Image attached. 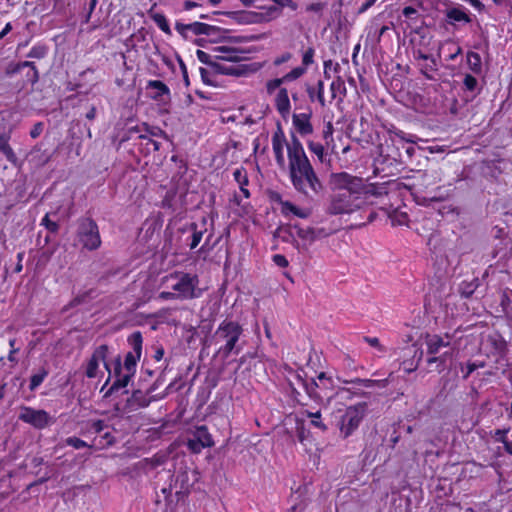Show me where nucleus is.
Returning <instances> with one entry per match:
<instances>
[{
  "label": "nucleus",
  "mask_w": 512,
  "mask_h": 512,
  "mask_svg": "<svg viewBox=\"0 0 512 512\" xmlns=\"http://www.w3.org/2000/svg\"><path fill=\"white\" fill-rule=\"evenodd\" d=\"M332 194L327 212L330 215L353 214L357 211L367 214L364 221L356 222V227L372 223L377 212L372 206L388 194V183H368L361 177L347 172L331 175Z\"/></svg>",
  "instance_id": "nucleus-1"
},
{
  "label": "nucleus",
  "mask_w": 512,
  "mask_h": 512,
  "mask_svg": "<svg viewBox=\"0 0 512 512\" xmlns=\"http://www.w3.org/2000/svg\"><path fill=\"white\" fill-rule=\"evenodd\" d=\"M288 171L294 189L305 198L313 200L322 193L323 184L294 133L288 145Z\"/></svg>",
  "instance_id": "nucleus-2"
},
{
  "label": "nucleus",
  "mask_w": 512,
  "mask_h": 512,
  "mask_svg": "<svg viewBox=\"0 0 512 512\" xmlns=\"http://www.w3.org/2000/svg\"><path fill=\"white\" fill-rule=\"evenodd\" d=\"M161 283L170 289L159 293L158 298L164 301L193 300L200 298L203 294V290L199 288L200 279L196 273L175 270L162 277Z\"/></svg>",
  "instance_id": "nucleus-3"
},
{
  "label": "nucleus",
  "mask_w": 512,
  "mask_h": 512,
  "mask_svg": "<svg viewBox=\"0 0 512 512\" xmlns=\"http://www.w3.org/2000/svg\"><path fill=\"white\" fill-rule=\"evenodd\" d=\"M243 326L234 320H223L210 337V344L217 346L214 357L226 360L232 354H239L242 350L240 338L243 334Z\"/></svg>",
  "instance_id": "nucleus-4"
},
{
  "label": "nucleus",
  "mask_w": 512,
  "mask_h": 512,
  "mask_svg": "<svg viewBox=\"0 0 512 512\" xmlns=\"http://www.w3.org/2000/svg\"><path fill=\"white\" fill-rule=\"evenodd\" d=\"M289 385L298 403H301L298 398L300 393L295 388V385L301 386L309 398L317 403L330 400L335 396V392H333V380L331 377H327L325 372H320L317 376V380L314 378L308 380L306 373L302 369L297 370L293 374V379L289 381Z\"/></svg>",
  "instance_id": "nucleus-5"
},
{
  "label": "nucleus",
  "mask_w": 512,
  "mask_h": 512,
  "mask_svg": "<svg viewBox=\"0 0 512 512\" xmlns=\"http://www.w3.org/2000/svg\"><path fill=\"white\" fill-rule=\"evenodd\" d=\"M368 413V404L359 402L348 406L338 422L340 436L347 439L359 428Z\"/></svg>",
  "instance_id": "nucleus-6"
},
{
  "label": "nucleus",
  "mask_w": 512,
  "mask_h": 512,
  "mask_svg": "<svg viewBox=\"0 0 512 512\" xmlns=\"http://www.w3.org/2000/svg\"><path fill=\"white\" fill-rule=\"evenodd\" d=\"M76 236L83 248L94 251L101 246V237L97 223L90 217L80 218L77 222Z\"/></svg>",
  "instance_id": "nucleus-7"
},
{
  "label": "nucleus",
  "mask_w": 512,
  "mask_h": 512,
  "mask_svg": "<svg viewBox=\"0 0 512 512\" xmlns=\"http://www.w3.org/2000/svg\"><path fill=\"white\" fill-rule=\"evenodd\" d=\"M196 56L201 63L210 66L216 73L222 75L240 76L246 72L244 65H233L218 61V59L214 58V54L211 55L203 50L198 49Z\"/></svg>",
  "instance_id": "nucleus-8"
},
{
  "label": "nucleus",
  "mask_w": 512,
  "mask_h": 512,
  "mask_svg": "<svg viewBox=\"0 0 512 512\" xmlns=\"http://www.w3.org/2000/svg\"><path fill=\"white\" fill-rule=\"evenodd\" d=\"M22 87L26 85H34L39 80V72L34 62L23 61L18 63H9L5 69V74L12 77L16 74L23 73Z\"/></svg>",
  "instance_id": "nucleus-9"
},
{
  "label": "nucleus",
  "mask_w": 512,
  "mask_h": 512,
  "mask_svg": "<svg viewBox=\"0 0 512 512\" xmlns=\"http://www.w3.org/2000/svg\"><path fill=\"white\" fill-rule=\"evenodd\" d=\"M214 444L213 437L206 425L196 426L192 437L187 441L188 449L194 454H199L204 448H210Z\"/></svg>",
  "instance_id": "nucleus-10"
},
{
  "label": "nucleus",
  "mask_w": 512,
  "mask_h": 512,
  "mask_svg": "<svg viewBox=\"0 0 512 512\" xmlns=\"http://www.w3.org/2000/svg\"><path fill=\"white\" fill-rule=\"evenodd\" d=\"M208 219L206 216L201 217L199 222H191L185 224L179 229V232H189L190 235L186 238V245L190 250H194L200 244L204 234L207 232Z\"/></svg>",
  "instance_id": "nucleus-11"
},
{
  "label": "nucleus",
  "mask_w": 512,
  "mask_h": 512,
  "mask_svg": "<svg viewBox=\"0 0 512 512\" xmlns=\"http://www.w3.org/2000/svg\"><path fill=\"white\" fill-rule=\"evenodd\" d=\"M19 419L40 430L46 428L51 423V417L48 412L42 409L36 410L28 406L21 408Z\"/></svg>",
  "instance_id": "nucleus-12"
},
{
  "label": "nucleus",
  "mask_w": 512,
  "mask_h": 512,
  "mask_svg": "<svg viewBox=\"0 0 512 512\" xmlns=\"http://www.w3.org/2000/svg\"><path fill=\"white\" fill-rule=\"evenodd\" d=\"M109 353V346L106 344L99 345L96 347L91 355V358L89 359L85 375L88 378H95L97 376V371L99 367V363L102 362L104 365V368L108 371V373L111 375V367L110 364L107 362V356Z\"/></svg>",
  "instance_id": "nucleus-13"
},
{
  "label": "nucleus",
  "mask_w": 512,
  "mask_h": 512,
  "mask_svg": "<svg viewBox=\"0 0 512 512\" xmlns=\"http://www.w3.org/2000/svg\"><path fill=\"white\" fill-rule=\"evenodd\" d=\"M214 58L233 65L246 59L247 51L230 45H219L213 48Z\"/></svg>",
  "instance_id": "nucleus-14"
},
{
  "label": "nucleus",
  "mask_w": 512,
  "mask_h": 512,
  "mask_svg": "<svg viewBox=\"0 0 512 512\" xmlns=\"http://www.w3.org/2000/svg\"><path fill=\"white\" fill-rule=\"evenodd\" d=\"M293 229H295L297 236L308 244L327 238L336 231L335 229L325 227H302L299 224H294Z\"/></svg>",
  "instance_id": "nucleus-15"
},
{
  "label": "nucleus",
  "mask_w": 512,
  "mask_h": 512,
  "mask_svg": "<svg viewBox=\"0 0 512 512\" xmlns=\"http://www.w3.org/2000/svg\"><path fill=\"white\" fill-rule=\"evenodd\" d=\"M271 143L276 164L280 168H284L286 163L284 156V147H286V149L288 150V145L290 141H287L286 135L280 122L277 123L276 130L272 134Z\"/></svg>",
  "instance_id": "nucleus-16"
},
{
  "label": "nucleus",
  "mask_w": 512,
  "mask_h": 512,
  "mask_svg": "<svg viewBox=\"0 0 512 512\" xmlns=\"http://www.w3.org/2000/svg\"><path fill=\"white\" fill-rule=\"evenodd\" d=\"M113 374L115 377L114 382L112 385L108 388V390L104 393V398H108L112 396L114 393L118 392L120 389L125 388L133 376L124 373L122 371V359L121 356L118 355L113 363Z\"/></svg>",
  "instance_id": "nucleus-17"
},
{
  "label": "nucleus",
  "mask_w": 512,
  "mask_h": 512,
  "mask_svg": "<svg viewBox=\"0 0 512 512\" xmlns=\"http://www.w3.org/2000/svg\"><path fill=\"white\" fill-rule=\"evenodd\" d=\"M307 70L300 66L294 67L289 72L284 74L282 77L279 78H273L266 82L265 88L268 95H273V93L277 90V88H280L283 84L295 81L299 78H301Z\"/></svg>",
  "instance_id": "nucleus-18"
},
{
  "label": "nucleus",
  "mask_w": 512,
  "mask_h": 512,
  "mask_svg": "<svg viewBox=\"0 0 512 512\" xmlns=\"http://www.w3.org/2000/svg\"><path fill=\"white\" fill-rule=\"evenodd\" d=\"M148 390L143 392L139 389L134 390L131 396L127 399V406L131 410H137L139 408H145L150 405L151 402L163 399L166 393L160 395L149 396Z\"/></svg>",
  "instance_id": "nucleus-19"
},
{
  "label": "nucleus",
  "mask_w": 512,
  "mask_h": 512,
  "mask_svg": "<svg viewBox=\"0 0 512 512\" xmlns=\"http://www.w3.org/2000/svg\"><path fill=\"white\" fill-rule=\"evenodd\" d=\"M210 25L203 22H193L189 24H184L179 21L175 23V30L185 39L189 38V32H191L195 36L206 35L209 31Z\"/></svg>",
  "instance_id": "nucleus-20"
},
{
  "label": "nucleus",
  "mask_w": 512,
  "mask_h": 512,
  "mask_svg": "<svg viewBox=\"0 0 512 512\" xmlns=\"http://www.w3.org/2000/svg\"><path fill=\"white\" fill-rule=\"evenodd\" d=\"M272 200L280 204L281 213L285 217H287L289 214H293L294 216L301 219H306L311 214L310 210L300 208L290 201L283 200L281 195L278 193L272 197Z\"/></svg>",
  "instance_id": "nucleus-21"
},
{
  "label": "nucleus",
  "mask_w": 512,
  "mask_h": 512,
  "mask_svg": "<svg viewBox=\"0 0 512 512\" xmlns=\"http://www.w3.org/2000/svg\"><path fill=\"white\" fill-rule=\"evenodd\" d=\"M273 94H275V109L281 115L282 118H287L291 112V103L288 89L286 87L280 86V88H277V90Z\"/></svg>",
  "instance_id": "nucleus-22"
},
{
  "label": "nucleus",
  "mask_w": 512,
  "mask_h": 512,
  "mask_svg": "<svg viewBox=\"0 0 512 512\" xmlns=\"http://www.w3.org/2000/svg\"><path fill=\"white\" fill-rule=\"evenodd\" d=\"M209 31L206 33V36L209 38V41L212 43H241L244 38L241 36L231 37L229 36V30L210 25Z\"/></svg>",
  "instance_id": "nucleus-23"
},
{
  "label": "nucleus",
  "mask_w": 512,
  "mask_h": 512,
  "mask_svg": "<svg viewBox=\"0 0 512 512\" xmlns=\"http://www.w3.org/2000/svg\"><path fill=\"white\" fill-rule=\"evenodd\" d=\"M445 17L446 22L450 25H455L456 23L467 24L472 22V18L467 9L461 5L446 9Z\"/></svg>",
  "instance_id": "nucleus-24"
},
{
  "label": "nucleus",
  "mask_w": 512,
  "mask_h": 512,
  "mask_svg": "<svg viewBox=\"0 0 512 512\" xmlns=\"http://www.w3.org/2000/svg\"><path fill=\"white\" fill-rule=\"evenodd\" d=\"M312 113L293 114L292 124L295 130L301 135L306 136L313 133V125L311 123Z\"/></svg>",
  "instance_id": "nucleus-25"
},
{
  "label": "nucleus",
  "mask_w": 512,
  "mask_h": 512,
  "mask_svg": "<svg viewBox=\"0 0 512 512\" xmlns=\"http://www.w3.org/2000/svg\"><path fill=\"white\" fill-rule=\"evenodd\" d=\"M213 15H225L238 24H252L256 22L257 14L250 11H213Z\"/></svg>",
  "instance_id": "nucleus-26"
},
{
  "label": "nucleus",
  "mask_w": 512,
  "mask_h": 512,
  "mask_svg": "<svg viewBox=\"0 0 512 512\" xmlns=\"http://www.w3.org/2000/svg\"><path fill=\"white\" fill-rule=\"evenodd\" d=\"M130 133H140L139 139L146 140L152 137H162L165 136V132L156 126H150L147 123H142L141 125H136L129 129Z\"/></svg>",
  "instance_id": "nucleus-27"
},
{
  "label": "nucleus",
  "mask_w": 512,
  "mask_h": 512,
  "mask_svg": "<svg viewBox=\"0 0 512 512\" xmlns=\"http://www.w3.org/2000/svg\"><path fill=\"white\" fill-rule=\"evenodd\" d=\"M146 88L148 90H153L154 92L150 95L151 99L155 101L163 100V97L166 96L170 98V89L169 87L161 80H149L147 82Z\"/></svg>",
  "instance_id": "nucleus-28"
},
{
  "label": "nucleus",
  "mask_w": 512,
  "mask_h": 512,
  "mask_svg": "<svg viewBox=\"0 0 512 512\" xmlns=\"http://www.w3.org/2000/svg\"><path fill=\"white\" fill-rule=\"evenodd\" d=\"M493 257L507 261L512 257V238L504 237L495 245Z\"/></svg>",
  "instance_id": "nucleus-29"
},
{
  "label": "nucleus",
  "mask_w": 512,
  "mask_h": 512,
  "mask_svg": "<svg viewBox=\"0 0 512 512\" xmlns=\"http://www.w3.org/2000/svg\"><path fill=\"white\" fill-rule=\"evenodd\" d=\"M488 341L498 356L496 363H499L500 360H506L505 358L508 352V345L506 340L500 334H495L490 335Z\"/></svg>",
  "instance_id": "nucleus-30"
},
{
  "label": "nucleus",
  "mask_w": 512,
  "mask_h": 512,
  "mask_svg": "<svg viewBox=\"0 0 512 512\" xmlns=\"http://www.w3.org/2000/svg\"><path fill=\"white\" fill-rule=\"evenodd\" d=\"M352 387H339L335 391V396L343 400H351L353 398L365 397L367 393L362 386L352 384Z\"/></svg>",
  "instance_id": "nucleus-31"
},
{
  "label": "nucleus",
  "mask_w": 512,
  "mask_h": 512,
  "mask_svg": "<svg viewBox=\"0 0 512 512\" xmlns=\"http://www.w3.org/2000/svg\"><path fill=\"white\" fill-rule=\"evenodd\" d=\"M306 92L311 102L317 101L321 107L326 106L324 82L322 80H318L315 86L307 85Z\"/></svg>",
  "instance_id": "nucleus-32"
},
{
  "label": "nucleus",
  "mask_w": 512,
  "mask_h": 512,
  "mask_svg": "<svg viewBox=\"0 0 512 512\" xmlns=\"http://www.w3.org/2000/svg\"><path fill=\"white\" fill-rule=\"evenodd\" d=\"M450 345L449 340H444L439 335H429L426 339L427 353L429 355H436L441 348L448 347Z\"/></svg>",
  "instance_id": "nucleus-33"
},
{
  "label": "nucleus",
  "mask_w": 512,
  "mask_h": 512,
  "mask_svg": "<svg viewBox=\"0 0 512 512\" xmlns=\"http://www.w3.org/2000/svg\"><path fill=\"white\" fill-rule=\"evenodd\" d=\"M234 180L238 183L240 191L244 198L250 197V192L247 188L249 184V178L247 170L241 166L239 168H236L233 172Z\"/></svg>",
  "instance_id": "nucleus-34"
},
{
  "label": "nucleus",
  "mask_w": 512,
  "mask_h": 512,
  "mask_svg": "<svg viewBox=\"0 0 512 512\" xmlns=\"http://www.w3.org/2000/svg\"><path fill=\"white\" fill-rule=\"evenodd\" d=\"M342 383H344V384H357L359 386H362V387L368 388V389L369 388H374V387L385 388L389 384V379L385 378V379L374 380V379L354 378V379H351V380H342Z\"/></svg>",
  "instance_id": "nucleus-35"
},
{
  "label": "nucleus",
  "mask_w": 512,
  "mask_h": 512,
  "mask_svg": "<svg viewBox=\"0 0 512 512\" xmlns=\"http://www.w3.org/2000/svg\"><path fill=\"white\" fill-rule=\"evenodd\" d=\"M301 415L311 419L310 420V425L313 428H316V429H318L321 432L327 431L328 427H327V425L324 423V421L322 419V415H321V411L320 410H318L316 412H311L309 410H304V411L301 412Z\"/></svg>",
  "instance_id": "nucleus-36"
},
{
  "label": "nucleus",
  "mask_w": 512,
  "mask_h": 512,
  "mask_svg": "<svg viewBox=\"0 0 512 512\" xmlns=\"http://www.w3.org/2000/svg\"><path fill=\"white\" fill-rule=\"evenodd\" d=\"M141 355L128 352L125 355L124 363L122 364V371L134 377L136 373L137 363L140 361Z\"/></svg>",
  "instance_id": "nucleus-37"
},
{
  "label": "nucleus",
  "mask_w": 512,
  "mask_h": 512,
  "mask_svg": "<svg viewBox=\"0 0 512 512\" xmlns=\"http://www.w3.org/2000/svg\"><path fill=\"white\" fill-rule=\"evenodd\" d=\"M115 441L114 435L107 430L101 433L99 437L94 438L93 445L96 449L101 450L114 445Z\"/></svg>",
  "instance_id": "nucleus-38"
},
{
  "label": "nucleus",
  "mask_w": 512,
  "mask_h": 512,
  "mask_svg": "<svg viewBox=\"0 0 512 512\" xmlns=\"http://www.w3.org/2000/svg\"><path fill=\"white\" fill-rule=\"evenodd\" d=\"M330 92H331V99H335L339 96L340 100H342L347 93L346 85L344 80L338 76L336 77L330 84Z\"/></svg>",
  "instance_id": "nucleus-39"
},
{
  "label": "nucleus",
  "mask_w": 512,
  "mask_h": 512,
  "mask_svg": "<svg viewBox=\"0 0 512 512\" xmlns=\"http://www.w3.org/2000/svg\"><path fill=\"white\" fill-rule=\"evenodd\" d=\"M437 71L438 64L435 58L420 64V72L427 80H436Z\"/></svg>",
  "instance_id": "nucleus-40"
},
{
  "label": "nucleus",
  "mask_w": 512,
  "mask_h": 512,
  "mask_svg": "<svg viewBox=\"0 0 512 512\" xmlns=\"http://www.w3.org/2000/svg\"><path fill=\"white\" fill-rule=\"evenodd\" d=\"M127 342L129 346L132 348V353L138 355H142V347H143V336L140 331H134L127 338Z\"/></svg>",
  "instance_id": "nucleus-41"
},
{
  "label": "nucleus",
  "mask_w": 512,
  "mask_h": 512,
  "mask_svg": "<svg viewBox=\"0 0 512 512\" xmlns=\"http://www.w3.org/2000/svg\"><path fill=\"white\" fill-rule=\"evenodd\" d=\"M467 64H468V67L469 69L474 73V74H481L482 73V60H481V56L479 53L477 52H473V51H469L467 53Z\"/></svg>",
  "instance_id": "nucleus-42"
},
{
  "label": "nucleus",
  "mask_w": 512,
  "mask_h": 512,
  "mask_svg": "<svg viewBox=\"0 0 512 512\" xmlns=\"http://www.w3.org/2000/svg\"><path fill=\"white\" fill-rule=\"evenodd\" d=\"M49 371L45 367H41L36 373L30 377L29 389L30 391L36 390L46 379Z\"/></svg>",
  "instance_id": "nucleus-43"
},
{
  "label": "nucleus",
  "mask_w": 512,
  "mask_h": 512,
  "mask_svg": "<svg viewBox=\"0 0 512 512\" xmlns=\"http://www.w3.org/2000/svg\"><path fill=\"white\" fill-rule=\"evenodd\" d=\"M463 89L467 92L473 93L474 95L478 94L480 89L477 78L472 74H465L463 78Z\"/></svg>",
  "instance_id": "nucleus-44"
},
{
  "label": "nucleus",
  "mask_w": 512,
  "mask_h": 512,
  "mask_svg": "<svg viewBox=\"0 0 512 512\" xmlns=\"http://www.w3.org/2000/svg\"><path fill=\"white\" fill-rule=\"evenodd\" d=\"M389 218L391 219V223L393 226H403L407 225L409 221V217L406 212H400L398 210H394L392 213H389Z\"/></svg>",
  "instance_id": "nucleus-45"
},
{
  "label": "nucleus",
  "mask_w": 512,
  "mask_h": 512,
  "mask_svg": "<svg viewBox=\"0 0 512 512\" xmlns=\"http://www.w3.org/2000/svg\"><path fill=\"white\" fill-rule=\"evenodd\" d=\"M153 20L156 23L157 27L164 32L166 35H172V31L170 29L168 20L164 14L156 13L153 16Z\"/></svg>",
  "instance_id": "nucleus-46"
},
{
  "label": "nucleus",
  "mask_w": 512,
  "mask_h": 512,
  "mask_svg": "<svg viewBox=\"0 0 512 512\" xmlns=\"http://www.w3.org/2000/svg\"><path fill=\"white\" fill-rule=\"evenodd\" d=\"M308 149L317 156L320 162L324 161L325 146L320 142L309 141L307 143Z\"/></svg>",
  "instance_id": "nucleus-47"
},
{
  "label": "nucleus",
  "mask_w": 512,
  "mask_h": 512,
  "mask_svg": "<svg viewBox=\"0 0 512 512\" xmlns=\"http://www.w3.org/2000/svg\"><path fill=\"white\" fill-rule=\"evenodd\" d=\"M333 133H334V127H333L332 122H330V121L326 122L324 125V128H323V131H322V138L327 147H329L330 144H332L334 142Z\"/></svg>",
  "instance_id": "nucleus-48"
},
{
  "label": "nucleus",
  "mask_w": 512,
  "mask_h": 512,
  "mask_svg": "<svg viewBox=\"0 0 512 512\" xmlns=\"http://www.w3.org/2000/svg\"><path fill=\"white\" fill-rule=\"evenodd\" d=\"M315 49L310 46L302 54L301 66L306 70L314 63Z\"/></svg>",
  "instance_id": "nucleus-49"
},
{
  "label": "nucleus",
  "mask_w": 512,
  "mask_h": 512,
  "mask_svg": "<svg viewBox=\"0 0 512 512\" xmlns=\"http://www.w3.org/2000/svg\"><path fill=\"white\" fill-rule=\"evenodd\" d=\"M65 442L68 446H71L74 449H81V448H85V447L93 448L94 447L93 444L89 445L87 442H85L84 440H82L76 436H71V437L66 438Z\"/></svg>",
  "instance_id": "nucleus-50"
},
{
  "label": "nucleus",
  "mask_w": 512,
  "mask_h": 512,
  "mask_svg": "<svg viewBox=\"0 0 512 512\" xmlns=\"http://www.w3.org/2000/svg\"><path fill=\"white\" fill-rule=\"evenodd\" d=\"M41 225L44 226L50 233L56 234L59 231V224L50 219L49 213H46L42 218Z\"/></svg>",
  "instance_id": "nucleus-51"
},
{
  "label": "nucleus",
  "mask_w": 512,
  "mask_h": 512,
  "mask_svg": "<svg viewBox=\"0 0 512 512\" xmlns=\"http://www.w3.org/2000/svg\"><path fill=\"white\" fill-rule=\"evenodd\" d=\"M402 14L405 16L406 19L410 20L414 24H417V22L420 20V14L412 6H406L402 10Z\"/></svg>",
  "instance_id": "nucleus-52"
},
{
  "label": "nucleus",
  "mask_w": 512,
  "mask_h": 512,
  "mask_svg": "<svg viewBox=\"0 0 512 512\" xmlns=\"http://www.w3.org/2000/svg\"><path fill=\"white\" fill-rule=\"evenodd\" d=\"M446 46L449 51L446 59L449 61H454L462 53V48L454 42H449Z\"/></svg>",
  "instance_id": "nucleus-53"
},
{
  "label": "nucleus",
  "mask_w": 512,
  "mask_h": 512,
  "mask_svg": "<svg viewBox=\"0 0 512 512\" xmlns=\"http://www.w3.org/2000/svg\"><path fill=\"white\" fill-rule=\"evenodd\" d=\"M46 54H47V48L45 46L35 45L30 49L27 56L29 58L42 59L45 57Z\"/></svg>",
  "instance_id": "nucleus-54"
},
{
  "label": "nucleus",
  "mask_w": 512,
  "mask_h": 512,
  "mask_svg": "<svg viewBox=\"0 0 512 512\" xmlns=\"http://www.w3.org/2000/svg\"><path fill=\"white\" fill-rule=\"evenodd\" d=\"M447 353H444L443 355L441 356H435L433 355L432 357L428 358L427 359V363L429 365L433 364V363H437V370L439 372H441L444 367H445V362H446V357H447Z\"/></svg>",
  "instance_id": "nucleus-55"
},
{
  "label": "nucleus",
  "mask_w": 512,
  "mask_h": 512,
  "mask_svg": "<svg viewBox=\"0 0 512 512\" xmlns=\"http://www.w3.org/2000/svg\"><path fill=\"white\" fill-rule=\"evenodd\" d=\"M274 237L280 238L283 242H290L291 238H293V234L289 228L279 227L274 232Z\"/></svg>",
  "instance_id": "nucleus-56"
},
{
  "label": "nucleus",
  "mask_w": 512,
  "mask_h": 512,
  "mask_svg": "<svg viewBox=\"0 0 512 512\" xmlns=\"http://www.w3.org/2000/svg\"><path fill=\"white\" fill-rule=\"evenodd\" d=\"M90 429L93 433H96V434H101L103 433L106 429H108V425L107 423L105 422V420H102V419H98V420H95L91 423V426H90Z\"/></svg>",
  "instance_id": "nucleus-57"
},
{
  "label": "nucleus",
  "mask_w": 512,
  "mask_h": 512,
  "mask_svg": "<svg viewBox=\"0 0 512 512\" xmlns=\"http://www.w3.org/2000/svg\"><path fill=\"white\" fill-rule=\"evenodd\" d=\"M297 439L301 444H304L307 438L310 436V432L305 429L303 423L297 422Z\"/></svg>",
  "instance_id": "nucleus-58"
},
{
  "label": "nucleus",
  "mask_w": 512,
  "mask_h": 512,
  "mask_svg": "<svg viewBox=\"0 0 512 512\" xmlns=\"http://www.w3.org/2000/svg\"><path fill=\"white\" fill-rule=\"evenodd\" d=\"M293 55L290 52H284L281 55L277 56L273 60V65L275 67H279L284 63L289 62L292 59Z\"/></svg>",
  "instance_id": "nucleus-59"
},
{
  "label": "nucleus",
  "mask_w": 512,
  "mask_h": 512,
  "mask_svg": "<svg viewBox=\"0 0 512 512\" xmlns=\"http://www.w3.org/2000/svg\"><path fill=\"white\" fill-rule=\"evenodd\" d=\"M460 370L463 374L462 378L466 380L475 371V366L473 365L472 361H468L465 365H460Z\"/></svg>",
  "instance_id": "nucleus-60"
},
{
  "label": "nucleus",
  "mask_w": 512,
  "mask_h": 512,
  "mask_svg": "<svg viewBox=\"0 0 512 512\" xmlns=\"http://www.w3.org/2000/svg\"><path fill=\"white\" fill-rule=\"evenodd\" d=\"M363 340L369 344L371 347L376 348L380 352H384L385 348L381 345L380 340L377 337L364 336Z\"/></svg>",
  "instance_id": "nucleus-61"
},
{
  "label": "nucleus",
  "mask_w": 512,
  "mask_h": 512,
  "mask_svg": "<svg viewBox=\"0 0 512 512\" xmlns=\"http://www.w3.org/2000/svg\"><path fill=\"white\" fill-rule=\"evenodd\" d=\"M1 152L4 154V156L10 163L14 165L17 163V156L12 147L10 146V144L7 145L3 150H1Z\"/></svg>",
  "instance_id": "nucleus-62"
},
{
  "label": "nucleus",
  "mask_w": 512,
  "mask_h": 512,
  "mask_svg": "<svg viewBox=\"0 0 512 512\" xmlns=\"http://www.w3.org/2000/svg\"><path fill=\"white\" fill-rule=\"evenodd\" d=\"M91 291L84 292L83 294L75 296L69 303V307H76L86 301Z\"/></svg>",
  "instance_id": "nucleus-63"
},
{
  "label": "nucleus",
  "mask_w": 512,
  "mask_h": 512,
  "mask_svg": "<svg viewBox=\"0 0 512 512\" xmlns=\"http://www.w3.org/2000/svg\"><path fill=\"white\" fill-rule=\"evenodd\" d=\"M272 261L274 262L275 265L281 268H286L289 265V261L282 254H274L272 256Z\"/></svg>",
  "instance_id": "nucleus-64"
}]
</instances>
